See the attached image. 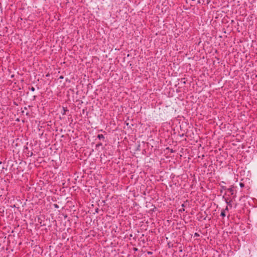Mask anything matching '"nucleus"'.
Segmentation results:
<instances>
[{
    "label": "nucleus",
    "mask_w": 257,
    "mask_h": 257,
    "mask_svg": "<svg viewBox=\"0 0 257 257\" xmlns=\"http://www.w3.org/2000/svg\"><path fill=\"white\" fill-rule=\"evenodd\" d=\"M227 191L229 192L231 195L234 194V190L233 187H231L227 189Z\"/></svg>",
    "instance_id": "f257e3e1"
},
{
    "label": "nucleus",
    "mask_w": 257,
    "mask_h": 257,
    "mask_svg": "<svg viewBox=\"0 0 257 257\" xmlns=\"http://www.w3.org/2000/svg\"><path fill=\"white\" fill-rule=\"evenodd\" d=\"M223 198L224 199V200H225V203L228 205H229L230 206H231V201H228V199L227 198H225L224 197V196H223Z\"/></svg>",
    "instance_id": "f03ea898"
},
{
    "label": "nucleus",
    "mask_w": 257,
    "mask_h": 257,
    "mask_svg": "<svg viewBox=\"0 0 257 257\" xmlns=\"http://www.w3.org/2000/svg\"><path fill=\"white\" fill-rule=\"evenodd\" d=\"M220 215L222 217H225L226 216L225 210H222L221 211Z\"/></svg>",
    "instance_id": "7ed1b4c3"
},
{
    "label": "nucleus",
    "mask_w": 257,
    "mask_h": 257,
    "mask_svg": "<svg viewBox=\"0 0 257 257\" xmlns=\"http://www.w3.org/2000/svg\"><path fill=\"white\" fill-rule=\"evenodd\" d=\"M97 138L100 140L104 139V136L102 134H99L97 136Z\"/></svg>",
    "instance_id": "20e7f679"
},
{
    "label": "nucleus",
    "mask_w": 257,
    "mask_h": 257,
    "mask_svg": "<svg viewBox=\"0 0 257 257\" xmlns=\"http://www.w3.org/2000/svg\"><path fill=\"white\" fill-rule=\"evenodd\" d=\"M184 206H185L184 204H182V208L180 209L179 211L180 212L184 211H185V209H184Z\"/></svg>",
    "instance_id": "39448f33"
},
{
    "label": "nucleus",
    "mask_w": 257,
    "mask_h": 257,
    "mask_svg": "<svg viewBox=\"0 0 257 257\" xmlns=\"http://www.w3.org/2000/svg\"><path fill=\"white\" fill-rule=\"evenodd\" d=\"M221 190H220V192H221V193H222L223 190H225L227 189L225 186H221Z\"/></svg>",
    "instance_id": "423d86ee"
},
{
    "label": "nucleus",
    "mask_w": 257,
    "mask_h": 257,
    "mask_svg": "<svg viewBox=\"0 0 257 257\" xmlns=\"http://www.w3.org/2000/svg\"><path fill=\"white\" fill-rule=\"evenodd\" d=\"M101 146H102V143H100L97 144L96 146V147H98Z\"/></svg>",
    "instance_id": "0eeeda50"
},
{
    "label": "nucleus",
    "mask_w": 257,
    "mask_h": 257,
    "mask_svg": "<svg viewBox=\"0 0 257 257\" xmlns=\"http://www.w3.org/2000/svg\"><path fill=\"white\" fill-rule=\"evenodd\" d=\"M194 236L195 237H198V236H199V234L198 233L196 232V233H194Z\"/></svg>",
    "instance_id": "6e6552de"
},
{
    "label": "nucleus",
    "mask_w": 257,
    "mask_h": 257,
    "mask_svg": "<svg viewBox=\"0 0 257 257\" xmlns=\"http://www.w3.org/2000/svg\"><path fill=\"white\" fill-rule=\"evenodd\" d=\"M30 90L32 91H34L35 89L34 87H32L31 88H30Z\"/></svg>",
    "instance_id": "1a4fd4ad"
},
{
    "label": "nucleus",
    "mask_w": 257,
    "mask_h": 257,
    "mask_svg": "<svg viewBox=\"0 0 257 257\" xmlns=\"http://www.w3.org/2000/svg\"><path fill=\"white\" fill-rule=\"evenodd\" d=\"M224 210H225V211H228V206H226V207H225V208Z\"/></svg>",
    "instance_id": "9d476101"
},
{
    "label": "nucleus",
    "mask_w": 257,
    "mask_h": 257,
    "mask_svg": "<svg viewBox=\"0 0 257 257\" xmlns=\"http://www.w3.org/2000/svg\"><path fill=\"white\" fill-rule=\"evenodd\" d=\"M240 187H242L244 186V184L243 183H240Z\"/></svg>",
    "instance_id": "9b49d317"
},
{
    "label": "nucleus",
    "mask_w": 257,
    "mask_h": 257,
    "mask_svg": "<svg viewBox=\"0 0 257 257\" xmlns=\"http://www.w3.org/2000/svg\"><path fill=\"white\" fill-rule=\"evenodd\" d=\"M55 207H56V208H58V206L57 205H55Z\"/></svg>",
    "instance_id": "f8f14e48"
},
{
    "label": "nucleus",
    "mask_w": 257,
    "mask_h": 257,
    "mask_svg": "<svg viewBox=\"0 0 257 257\" xmlns=\"http://www.w3.org/2000/svg\"><path fill=\"white\" fill-rule=\"evenodd\" d=\"M148 253L149 254H152V252H148Z\"/></svg>",
    "instance_id": "ddd939ff"
}]
</instances>
